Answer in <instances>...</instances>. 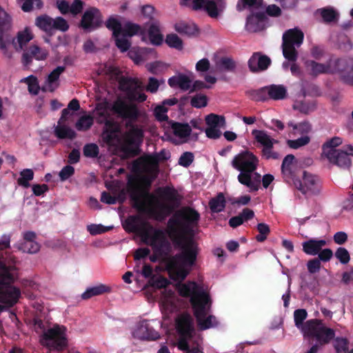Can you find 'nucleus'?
Wrapping results in <instances>:
<instances>
[{"label": "nucleus", "mask_w": 353, "mask_h": 353, "mask_svg": "<svg viewBox=\"0 0 353 353\" xmlns=\"http://www.w3.org/2000/svg\"><path fill=\"white\" fill-rule=\"evenodd\" d=\"M199 213L190 207L176 212L168 221L167 233L181 249V252L169 258L166 269L171 279L182 281L189 274L197 259L199 248L193 239L192 226L197 225Z\"/></svg>", "instance_id": "nucleus-1"}, {"label": "nucleus", "mask_w": 353, "mask_h": 353, "mask_svg": "<svg viewBox=\"0 0 353 353\" xmlns=\"http://www.w3.org/2000/svg\"><path fill=\"white\" fill-rule=\"evenodd\" d=\"M305 67L307 74L314 77L323 74H337L344 84L353 87V57L338 58L326 64L307 60Z\"/></svg>", "instance_id": "nucleus-2"}, {"label": "nucleus", "mask_w": 353, "mask_h": 353, "mask_svg": "<svg viewBox=\"0 0 353 353\" xmlns=\"http://www.w3.org/2000/svg\"><path fill=\"white\" fill-rule=\"evenodd\" d=\"M132 123L129 121L127 122L126 125L130 126V129L125 132L121 138L118 136V132H103L105 142L110 146L117 143L125 158L134 157L139 154V147L143 137V130Z\"/></svg>", "instance_id": "nucleus-3"}, {"label": "nucleus", "mask_w": 353, "mask_h": 353, "mask_svg": "<svg viewBox=\"0 0 353 353\" xmlns=\"http://www.w3.org/2000/svg\"><path fill=\"white\" fill-rule=\"evenodd\" d=\"M307 315L305 310H296L294 312L295 325L298 327L303 325L302 331L304 336L315 338L321 345L328 344L335 336L334 330L325 327L323 321L317 319L308 320L303 325Z\"/></svg>", "instance_id": "nucleus-4"}, {"label": "nucleus", "mask_w": 353, "mask_h": 353, "mask_svg": "<svg viewBox=\"0 0 353 353\" xmlns=\"http://www.w3.org/2000/svg\"><path fill=\"white\" fill-rule=\"evenodd\" d=\"M11 28L10 16L0 6V49L1 50L6 51L10 45L16 50H21L33 38L28 28L19 32L17 37H13L10 34Z\"/></svg>", "instance_id": "nucleus-5"}, {"label": "nucleus", "mask_w": 353, "mask_h": 353, "mask_svg": "<svg viewBox=\"0 0 353 353\" xmlns=\"http://www.w3.org/2000/svg\"><path fill=\"white\" fill-rule=\"evenodd\" d=\"M17 269L14 265H6L0 260V303L7 307H12L17 303L21 291L12 285L16 279Z\"/></svg>", "instance_id": "nucleus-6"}, {"label": "nucleus", "mask_w": 353, "mask_h": 353, "mask_svg": "<svg viewBox=\"0 0 353 353\" xmlns=\"http://www.w3.org/2000/svg\"><path fill=\"white\" fill-rule=\"evenodd\" d=\"M156 194L161 201L157 200L156 208L150 209L149 212L156 220L162 221L179 207L181 197L174 187L168 185L158 188Z\"/></svg>", "instance_id": "nucleus-7"}, {"label": "nucleus", "mask_w": 353, "mask_h": 353, "mask_svg": "<svg viewBox=\"0 0 353 353\" xmlns=\"http://www.w3.org/2000/svg\"><path fill=\"white\" fill-rule=\"evenodd\" d=\"M109 110L119 118L128 120L130 122L137 121L140 116V112L137 105L128 103L119 97L112 103L110 108L106 103L97 105L96 110L98 123H103V121L110 117Z\"/></svg>", "instance_id": "nucleus-8"}, {"label": "nucleus", "mask_w": 353, "mask_h": 353, "mask_svg": "<svg viewBox=\"0 0 353 353\" xmlns=\"http://www.w3.org/2000/svg\"><path fill=\"white\" fill-rule=\"evenodd\" d=\"M152 185V179L143 176L140 179L130 178L127 184V191L129 194L132 207L139 212L147 211V205L145 201L148 199H154L149 190Z\"/></svg>", "instance_id": "nucleus-9"}, {"label": "nucleus", "mask_w": 353, "mask_h": 353, "mask_svg": "<svg viewBox=\"0 0 353 353\" xmlns=\"http://www.w3.org/2000/svg\"><path fill=\"white\" fill-rule=\"evenodd\" d=\"M141 238L144 243L152 247L155 254L159 255H164L165 251L169 250L170 248L165 231L152 225L141 231Z\"/></svg>", "instance_id": "nucleus-10"}, {"label": "nucleus", "mask_w": 353, "mask_h": 353, "mask_svg": "<svg viewBox=\"0 0 353 353\" xmlns=\"http://www.w3.org/2000/svg\"><path fill=\"white\" fill-rule=\"evenodd\" d=\"M282 39L283 57L288 61H296L299 55L296 48H299L303 42V32L297 28L289 29L283 33Z\"/></svg>", "instance_id": "nucleus-11"}, {"label": "nucleus", "mask_w": 353, "mask_h": 353, "mask_svg": "<svg viewBox=\"0 0 353 353\" xmlns=\"http://www.w3.org/2000/svg\"><path fill=\"white\" fill-rule=\"evenodd\" d=\"M65 332V327L54 325L43 332L40 338V343L50 350L62 351L68 346Z\"/></svg>", "instance_id": "nucleus-12"}, {"label": "nucleus", "mask_w": 353, "mask_h": 353, "mask_svg": "<svg viewBox=\"0 0 353 353\" xmlns=\"http://www.w3.org/2000/svg\"><path fill=\"white\" fill-rule=\"evenodd\" d=\"M179 294L183 297H190V303L194 309V303L201 304L210 301L209 294L194 281H189L178 286Z\"/></svg>", "instance_id": "nucleus-13"}, {"label": "nucleus", "mask_w": 353, "mask_h": 353, "mask_svg": "<svg viewBox=\"0 0 353 353\" xmlns=\"http://www.w3.org/2000/svg\"><path fill=\"white\" fill-rule=\"evenodd\" d=\"M252 134L257 143L263 146L261 150L262 157L265 159H279L280 154L273 150L274 144L278 143L279 141L272 138L266 131L253 130Z\"/></svg>", "instance_id": "nucleus-14"}, {"label": "nucleus", "mask_w": 353, "mask_h": 353, "mask_svg": "<svg viewBox=\"0 0 353 353\" xmlns=\"http://www.w3.org/2000/svg\"><path fill=\"white\" fill-rule=\"evenodd\" d=\"M211 303L210 300L208 303L203 302L201 304L194 303V315L196 319L198 326L201 330L216 327L219 324L216 318L214 315L206 316L210 310Z\"/></svg>", "instance_id": "nucleus-15"}, {"label": "nucleus", "mask_w": 353, "mask_h": 353, "mask_svg": "<svg viewBox=\"0 0 353 353\" xmlns=\"http://www.w3.org/2000/svg\"><path fill=\"white\" fill-rule=\"evenodd\" d=\"M259 159L252 152L245 150L235 155L231 165L235 170L243 172H254L258 166Z\"/></svg>", "instance_id": "nucleus-16"}, {"label": "nucleus", "mask_w": 353, "mask_h": 353, "mask_svg": "<svg viewBox=\"0 0 353 353\" xmlns=\"http://www.w3.org/2000/svg\"><path fill=\"white\" fill-rule=\"evenodd\" d=\"M103 25V17L100 10L96 7H90L83 14L79 27L86 32H92L101 28Z\"/></svg>", "instance_id": "nucleus-17"}, {"label": "nucleus", "mask_w": 353, "mask_h": 353, "mask_svg": "<svg viewBox=\"0 0 353 353\" xmlns=\"http://www.w3.org/2000/svg\"><path fill=\"white\" fill-rule=\"evenodd\" d=\"M302 178L301 181L296 176L294 179L291 181L297 190L303 194H318L320 192L319 179L316 176L303 171Z\"/></svg>", "instance_id": "nucleus-18"}, {"label": "nucleus", "mask_w": 353, "mask_h": 353, "mask_svg": "<svg viewBox=\"0 0 353 353\" xmlns=\"http://www.w3.org/2000/svg\"><path fill=\"white\" fill-rule=\"evenodd\" d=\"M325 157L330 163L341 169L349 170L352 166V160L343 150H328L325 152Z\"/></svg>", "instance_id": "nucleus-19"}, {"label": "nucleus", "mask_w": 353, "mask_h": 353, "mask_svg": "<svg viewBox=\"0 0 353 353\" xmlns=\"http://www.w3.org/2000/svg\"><path fill=\"white\" fill-rule=\"evenodd\" d=\"M176 330L179 336L192 337L194 328L192 316L188 313L179 315L176 319Z\"/></svg>", "instance_id": "nucleus-20"}, {"label": "nucleus", "mask_w": 353, "mask_h": 353, "mask_svg": "<svg viewBox=\"0 0 353 353\" xmlns=\"http://www.w3.org/2000/svg\"><path fill=\"white\" fill-rule=\"evenodd\" d=\"M136 337L148 341H155L160 337V334L150 326L148 320L141 321L134 332Z\"/></svg>", "instance_id": "nucleus-21"}, {"label": "nucleus", "mask_w": 353, "mask_h": 353, "mask_svg": "<svg viewBox=\"0 0 353 353\" xmlns=\"http://www.w3.org/2000/svg\"><path fill=\"white\" fill-rule=\"evenodd\" d=\"M248 68L252 72L265 70L271 64V59L261 52H254L249 59Z\"/></svg>", "instance_id": "nucleus-22"}, {"label": "nucleus", "mask_w": 353, "mask_h": 353, "mask_svg": "<svg viewBox=\"0 0 353 353\" xmlns=\"http://www.w3.org/2000/svg\"><path fill=\"white\" fill-rule=\"evenodd\" d=\"M48 55L47 50L41 48L36 45L30 46L27 51L23 53L22 62L25 66L28 67L31 64L33 58L39 61L45 60Z\"/></svg>", "instance_id": "nucleus-23"}, {"label": "nucleus", "mask_w": 353, "mask_h": 353, "mask_svg": "<svg viewBox=\"0 0 353 353\" xmlns=\"http://www.w3.org/2000/svg\"><path fill=\"white\" fill-rule=\"evenodd\" d=\"M224 6V0H201V10H204L210 17L216 18Z\"/></svg>", "instance_id": "nucleus-24"}, {"label": "nucleus", "mask_w": 353, "mask_h": 353, "mask_svg": "<svg viewBox=\"0 0 353 353\" xmlns=\"http://www.w3.org/2000/svg\"><path fill=\"white\" fill-rule=\"evenodd\" d=\"M65 70V66H58L54 69L48 76L46 85L43 86L41 90L43 92H54L59 85L58 82L61 73Z\"/></svg>", "instance_id": "nucleus-25"}, {"label": "nucleus", "mask_w": 353, "mask_h": 353, "mask_svg": "<svg viewBox=\"0 0 353 353\" xmlns=\"http://www.w3.org/2000/svg\"><path fill=\"white\" fill-rule=\"evenodd\" d=\"M326 244L325 240L310 239L302 243V250L307 255L315 256Z\"/></svg>", "instance_id": "nucleus-26"}, {"label": "nucleus", "mask_w": 353, "mask_h": 353, "mask_svg": "<svg viewBox=\"0 0 353 353\" xmlns=\"http://www.w3.org/2000/svg\"><path fill=\"white\" fill-rule=\"evenodd\" d=\"M295 157L293 154H288L283 160L281 164V172L283 178L287 183H291L292 179L296 176L294 171V165L293 161Z\"/></svg>", "instance_id": "nucleus-27"}, {"label": "nucleus", "mask_w": 353, "mask_h": 353, "mask_svg": "<svg viewBox=\"0 0 353 353\" xmlns=\"http://www.w3.org/2000/svg\"><path fill=\"white\" fill-rule=\"evenodd\" d=\"M175 30L181 35L195 36L199 33L196 24L191 22L179 21L174 25Z\"/></svg>", "instance_id": "nucleus-28"}, {"label": "nucleus", "mask_w": 353, "mask_h": 353, "mask_svg": "<svg viewBox=\"0 0 353 353\" xmlns=\"http://www.w3.org/2000/svg\"><path fill=\"white\" fill-rule=\"evenodd\" d=\"M141 218L138 215L129 216L123 224V227L126 232L138 233L141 236V231L145 228L140 227Z\"/></svg>", "instance_id": "nucleus-29"}, {"label": "nucleus", "mask_w": 353, "mask_h": 353, "mask_svg": "<svg viewBox=\"0 0 353 353\" xmlns=\"http://www.w3.org/2000/svg\"><path fill=\"white\" fill-rule=\"evenodd\" d=\"M168 85L171 88L179 87L182 90H188L190 88V79L183 74L173 76L168 79Z\"/></svg>", "instance_id": "nucleus-30"}, {"label": "nucleus", "mask_w": 353, "mask_h": 353, "mask_svg": "<svg viewBox=\"0 0 353 353\" xmlns=\"http://www.w3.org/2000/svg\"><path fill=\"white\" fill-rule=\"evenodd\" d=\"M268 99L283 100L287 97V89L283 85L272 84L267 85Z\"/></svg>", "instance_id": "nucleus-31"}, {"label": "nucleus", "mask_w": 353, "mask_h": 353, "mask_svg": "<svg viewBox=\"0 0 353 353\" xmlns=\"http://www.w3.org/2000/svg\"><path fill=\"white\" fill-rule=\"evenodd\" d=\"M209 208L212 213H219L224 210L226 205V200L223 192H219L212 197L208 203Z\"/></svg>", "instance_id": "nucleus-32"}, {"label": "nucleus", "mask_w": 353, "mask_h": 353, "mask_svg": "<svg viewBox=\"0 0 353 353\" xmlns=\"http://www.w3.org/2000/svg\"><path fill=\"white\" fill-rule=\"evenodd\" d=\"M111 291V288L104 284H99L97 286L88 288L81 294V298L84 300L89 299L92 296H99Z\"/></svg>", "instance_id": "nucleus-33"}, {"label": "nucleus", "mask_w": 353, "mask_h": 353, "mask_svg": "<svg viewBox=\"0 0 353 353\" xmlns=\"http://www.w3.org/2000/svg\"><path fill=\"white\" fill-rule=\"evenodd\" d=\"M171 128L174 134L181 139L188 137L192 132L191 127L188 123L173 122Z\"/></svg>", "instance_id": "nucleus-34"}, {"label": "nucleus", "mask_w": 353, "mask_h": 353, "mask_svg": "<svg viewBox=\"0 0 353 353\" xmlns=\"http://www.w3.org/2000/svg\"><path fill=\"white\" fill-rule=\"evenodd\" d=\"M140 84V82L137 79L132 78L121 77L119 81V89L126 92L128 95L134 88H139Z\"/></svg>", "instance_id": "nucleus-35"}, {"label": "nucleus", "mask_w": 353, "mask_h": 353, "mask_svg": "<svg viewBox=\"0 0 353 353\" xmlns=\"http://www.w3.org/2000/svg\"><path fill=\"white\" fill-rule=\"evenodd\" d=\"M148 37L150 42L156 46H159L163 43V35L160 32L159 27L157 23H152L148 29Z\"/></svg>", "instance_id": "nucleus-36"}, {"label": "nucleus", "mask_w": 353, "mask_h": 353, "mask_svg": "<svg viewBox=\"0 0 353 353\" xmlns=\"http://www.w3.org/2000/svg\"><path fill=\"white\" fill-rule=\"evenodd\" d=\"M54 134L59 139H73L76 137V132L70 128L63 124H59L54 129Z\"/></svg>", "instance_id": "nucleus-37"}, {"label": "nucleus", "mask_w": 353, "mask_h": 353, "mask_svg": "<svg viewBox=\"0 0 353 353\" xmlns=\"http://www.w3.org/2000/svg\"><path fill=\"white\" fill-rule=\"evenodd\" d=\"M263 7V0H239L236 4L238 11H243L246 8L258 10Z\"/></svg>", "instance_id": "nucleus-38"}, {"label": "nucleus", "mask_w": 353, "mask_h": 353, "mask_svg": "<svg viewBox=\"0 0 353 353\" xmlns=\"http://www.w3.org/2000/svg\"><path fill=\"white\" fill-rule=\"evenodd\" d=\"M252 173L253 172H248L247 171L240 172L237 179L241 184L247 186L252 191H257L259 190V185L255 184V183L252 181Z\"/></svg>", "instance_id": "nucleus-39"}, {"label": "nucleus", "mask_w": 353, "mask_h": 353, "mask_svg": "<svg viewBox=\"0 0 353 353\" xmlns=\"http://www.w3.org/2000/svg\"><path fill=\"white\" fill-rule=\"evenodd\" d=\"M325 23H331L336 21L339 17L337 12L332 7H325L317 10Z\"/></svg>", "instance_id": "nucleus-40"}, {"label": "nucleus", "mask_w": 353, "mask_h": 353, "mask_svg": "<svg viewBox=\"0 0 353 353\" xmlns=\"http://www.w3.org/2000/svg\"><path fill=\"white\" fill-rule=\"evenodd\" d=\"M105 27L112 31V37H117L121 35L122 25L116 18L110 17L105 21Z\"/></svg>", "instance_id": "nucleus-41"}, {"label": "nucleus", "mask_w": 353, "mask_h": 353, "mask_svg": "<svg viewBox=\"0 0 353 353\" xmlns=\"http://www.w3.org/2000/svg\"><path fill=\"white\" fill-rule=\"evenodd\" d=\"M249 97L256 101H265L268 100L267 86L258 90H251L246 92Z\"/></svg>", "instance_id": "nucleus-42"}, {"label": "nucleus", "mask_w": 353, "mask_h": 353, "mask_svg": "<svg viewBox=\"0 0 353 353\" xmlns=\"http://www.w3.org/2000/svg\"><path fill=\"white\" fill-rule=\"evenodd\" d=\"M52 20L51 17L44 14L36 18L35 24L43 31L50 32L52 30Z\"/></svg>", "instance_id": "nucleus-43"}, {"label": "nucleus", "mask_w": 353, "mask_h": 353, "mask_svg": "<svg viewBox=\"0 0 353 353\" xmlns=\"http://www.w3.org/2000/svg\"><path fill=\"white\" fill-rule=\"evenodd\" d=\"M170 157V152L165 149H162L159 152L148 156V161L151 165L157 166L160 162L165 161L169 159Z\"/></svg>", "instance_id": "nucleus-44"}, {"label": "nucleus", "mask_w": 353, "mask_h": 353, "mask_svg": "<svg viewBox=\"0 0 353 353\" xmlns=\"http://www.w3.org/2000/svg\"><path fill=\"white\" fill-rule=\"evenodd\" d=\"M217 65L221 70L230 72H234L236 68V61L228 57H221Z\"/></svg>", "instance_id": "nucleus-45"}, {"label": "nucleus", "mask_w": 353, "mask_h": 353, "mask_svg": "<svg viewBox=\"0 0 353 353\" xmlns=\"http://www.w3.org/2000/svg\"><path fill=\"white\" fill-rule=\"evenodd\" d=\"M34 178V172L32 169L26 168L20 172V177L17 179V183L26 188H29L30 181Z\"/></svg>", "instance_id": "nucleus-46"}, {"label": "nucleus", "mask_w": 353, "mask_h": 353, "mask_svg": "<svg viewBox=\"0 0 353 353\" xmlns=\"http://www.w3.org/2000/svg\"><path fill=\"white\" fill-rule=\"evenodd\" d=\"M170 282L163 276H153L148 280V285L157 289H162L168 287Z\"/></svg>", "instance_id": "nucleus-47"}, {"label": "nucleus", "mask_w": 353, "mask_h": 353, "mask_svg": "<svg viewBox=\"0 0 353 353\" xmlns=\"http://www.w3.org/2000/svg\"><path fill=\"white\" fill-rule=\"evenodd\" d=\"M141 26L132 22H126L122 27L121 35L123 37H132L137 34L141 30Z\"/></svg>", "instance_id": "nucleus-48"}, {"label": "nucleus", "mask_w": 353, "mask_h": 353, "mask_svg": "<svg viewBox=\"0 0 353 353\" xmlns=\"http://www.w3.org/2000/svg\"><path fill=\"white\" fill-rule=\"evenodd\" d=\"M93 125V118L90 115L81 117L75 124V128L79 131H86Z\"/></svg>", "instance_id": "nucleus-49"}, {"label": "nucleus", "mask_w": 353, "mask_h": 353, "mask_svg": "<svg viewBox=\"0 0 353 353\" xmlns=\"http://www.w3.org/2000/svg\"><path fill=\"white\" fill-rule=\"evenodd\" d=\"M205 123L209 127L217 128L218 125H224L225 124V119L223 116L212 113L206 116Z\"/></svg>", "instance_id": "nucleus-50"}, {"label": "nucleus", "mask_w": 353, "mask_h": 353, "mask_svg": "<svg viewBox=\"0 0 353 353\" xmlns=\"http://www.w3.org/2000/svg\"><path fill=\"white\" fill-rule=\"evenodd\" d=\"M166 44L172 48L181 50L183 49V41L176 34H168L165 40Z\"/></svg>", "instance_id": "nucleus-51"}, {"label": "nucleus", "mask_w": 353, "mask_h": 353, "mask_svg": "<svg viewBox=\"0 0 353 353\" xmlns=\"http://www.w3.org/2000/svg\"><path fill=\"white\" fill-rule=\"evenodd\" d=\"M18 249L29 254H35L40 250V245L37 241L23 242L18 245Z\"/></svg>", "instance_id": "nucleus-52"}, {"label": "nucleus", "mask_w": 353, "mask_h": 353, "mask_svg": "<svg viewBox=\"0 0 353 353\" xmlns=\"http://www.w3.org/2000/svg\"><path fill=\"white\" fill-rule=\"evenodd\" d=\"M256 229L259 234L256 236V240L258 242L265 241L270 233V228L269 225L264 223H260L257 224Z\"/></svg>", "instance_id": "nucleus-53"}, {"label": "nucleus", "mask_w": 353, "mask_h": 353, "mask_svg": "<svg viewBox=\"0 0 353 353\" xmlns=\"http://www.w3.org/2000/svg\"><path fill=\"white\" fill-rule=\"evenodd\" d=\"M246 28L249 32H256L263 29V24L256 21L255 17L248 16L246 19Z\"/></svg>", "instance_id": "nucleus-54"}, {"label": "nucleus", "mask_w": 353, "mask_h": 353, "mask_svg": "<svg viewBox=\"0 0 353 353\" xmlns=\"http://www.w3.org/2000/svg\"><path fill=\"white\" fill-rule=\"evenodd\" d=\"M208 97L203 94H196L192 97L190 104L193 108H202L208 105Z\"/></svg>", "instance_id": "nucleus-55"}, {"label": "nucleus", "mask_w": 353, "mask_h": 353, "mask_svg": "<svg viewBox=\"0 0 353 353\" xmlns=\"http://www.w3.org/2000/svg\"><path fill=\"white\" fill-rule=\"evenodd\" d=\"M112 228L113 226H104L101 224H90L87 226V230L92 236L107 232Z\"/></svg>", "instance_id": "nucleus-56"}, {"label": "nucleus", "mask_w": 353, "mask_h": 353, "mask_svg": "<svg viewBox=\"0 0 353 353\" xmlns=\"http://www.w3.org/2000/svg\"><path fill=\"white\" fill-rule=\"evenodd\" d=\"M293 108L299 111L300 112L308 114L315 109V105L312 103H310L305 101H296L293 105Z\"/></svg>", "instance_id": "nucleus-57"}, {"label": "nucleus", "mask_w": 353, "mask_h": 353, "mask_svg": "<svg viewBox=\"0 0 353 353\" xmlns=\"http://www.w3.org/2000/svg\"><path fill=\"white\" fill-rule=\"evenodd\" d=\"M343 143V140L339 137H334L325 141L322 146L323 154L325 156V152L328 150H336L335 148L339 146Z\"/></svg>", "instance_id": "nucleus-58"}, {"label": "nucleus", "mask_w": 353, "mask_h": 353, "mask_svg": "<svg viewBox=\"0 0 353 353\" xmlns=\"http://www.w3.org/2000/svg\"><path fill=\"white\" fill-rule=\"evenodd\" d=\"M349 341L346 338L337 337L334 340V347L336 353L346 352L348 350Z\"/></svg>", "instance_id": "nucleus-59"}, {"label": "nucleus", "mask_w": 353, "mask_h": 353, "mask_svg": "<svg viewBox=\"0 0 353 353\" xmlns=\"http://www.w3.org/2000/svg\"><path fill=\"white\" fill-rule=\"evenodd\" d=\"M83 152L85 157L95 158L99 153V149L95 143H88L84 145Z\"/></svg>", "instance_id": "nucleus-60"}, {"label": "nucleus", "mask_w": 353, "mask_h": 353, "mask_svg": "<svg viewBox=\"0 0 353 353\" xmlns=\"http://www.w3.org/2000/svg\"><path fill=\"white\" fill-rule=\"evenodd\" d=\"M310 141V139L308 136H303L295 140H288L287 144L291 148L298 149L308 144Z\"/></svg>", "instance_id": "nucleus-61"}, {"label": "nucleus", "mask_w": 353, "mask_h": 353, "mask_svg": "<svg viewBox=\"0 0 353 353\" xmlns=\"http://www.w3.org/2000/svg\"><path fill=\"white\" fill-rule=\"evenodd\" d=\"M26 81L28 84L29 92L34 95L38 94L40 90V87L37 77L30 76L26 78Z\"/></svg>", "instance_id": "nucleus-62"}, {"label": "nucleus", "mask_w": 353, "mask_h": 353, "mask_svg": "<svg viewBox=\"0 0 353 353\" xmlns=\"http://www.w3.org/2000/svg\"><path fill=\"white\" fill-rule=\"evenodd\" d=\"M336 258L342 263L347 264L350 260V255L347 250L343 247H339L334 254Z\"/></svg>", "instance_id": "nucleus-63"}, {"label": "nucleus", "mask_w": 353, "mask_h": 353, "mask_svg": "<svg viewBox=\"0 0 353 353\" xmlns=\"http://www.w3.org/2000/svg\"><path fill=\"white\" fill-rule=\"evenodd\" d=\"M120 37L121 36H118L113 38L114 39L116 46L120 50L121 52H124L130 49L131 43L128 39L125 38V37Z\"/></svg>", "instance_id": "nucleus-64"}]
</instances>
